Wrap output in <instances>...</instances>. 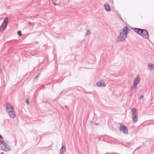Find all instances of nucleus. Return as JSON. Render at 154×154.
<instances>
[{
  "mask_svg": "<svg viewBox=\"0 0 154 154\" xmlns=\"http://www.w3.org/2000/svg\"><path fill=\"white\" fill-rule=\"evenodd\" d=\"M1 137H2V136H1V135L0 134V139H1Z\"/></svg>",
  "mask_w": 154,
  "mask_h": 154,
  "instance_id": "22",
  "label": "nucleus"
},
{
  "mask_svg": "<svg viewBox=\"0 0 154 154\" xmlns=\"http://www.w3.org/2000/svg\"><path fill=\"white\" fill-rule=\"evenodd\" d=\"M63 147V146H62V147L60 148V154H62V152H63V148H62Z\"/></svg>",
  "mask_w": 154,
  "mask_h": 154,
  "instance_id": "15",
  "label": "nucleus"
},
{
  "mask_svg": "<svg viewBox=\"0 0 154 154\" xmlns=\"http://www.w3.org/2000/svg\"><path fill=\"white\" fill-rule=\"evenodd\" d=\"M143 98V96H141L140 97V98H139V99H140V100H141V99H142Z\"/></svg>",
  "mask_w": 154,
  "mask_h": 154,
  "instance_id": "19",
  "label": "nucleus"
},
{
  "mask_svg": "<svg viewBox=\"0 0 154 154\" xmlns=\"http://www.w3.org/2000/svg\"><path fill=\"white\" fill-rule=\"evenodd\" d=\"M119 130L120 132L123 133L125 134H128V128L126 127L123 126L122 124H120L119 127Z\"/></svg>",
  "mask_w": 154,
  "mask_h": 154,
  "instance_id": "7",
  "label": "nucleus"
},
{
  "mask_svg": "<svg viewBox=\"0 0 154 154\" xmlns=\"http://www.w3.org/2000/svg\"><path fill=\"white\" fill-rule=\"evenodd\" d=\"M40 74V73L38 74L34 78V81H37L38 75Z\"/></svg>",
  "mask_w": 154,
  "mask_h": 154,
  "instance_id": "14",
  "label": "nucleus"
},
{
  "mask_svg": "<svg viewBox=\"0 0 154 154\" xmlns=\"http://www.w3.org/2000/svg\"><path fill=\"white\" fill-rule=\"evenodd\" d=\"M96 85L98 87H103L106 86V85L104 84V82L103 80H100L97 83Z\"/></svg>",
  "mask_w": 154,
  "mask_h": 154,
  "instance_id": "9",
  "label": "nucleus"
},
{
  "mask_svg": "<svg viewBox=\"0 0 154 154\" xmlns=\"http://www.w3.org/2000/svg\"><path fill=\"white\" fill-rule=\"evenodd\" d=\"M0 150L5 151H8L10 150V148L8 145L2 141L0 140Z\"/></svg>",
  "mask_w": 154,
  "mask_h": 154,
  "instance_id": "4",
  "label": "nucleus"
},
{
  "mask_svg": "<svg viewBox=\"0 0 154 154\" xmlns=\"http://www.w3.org/2000/svg\"><path fill=\"white\" fill-rule=\"evenodd\" d=\"M99 124L98 123H95V125H99Z\"/></svg>",
  "mask_w": 154,
  "mask_h": 154,
  "instance_id": "21",
  "label": "nucleus"
},
{
  "mask_svg": "<svg viewBox=\"0 0 154 154\" xmlns=\"http://www.w3.org/2000/svg\"><path fill=\"white\" fill-rule=\"evenodd\" d=\"M91 34V32L87 30V32L86 34V35H90Z\"/></svg>",
  "mask_w": 154,
  "mask_h": 154,
  "instance_id": "13",
  "label": "nucleus"
},
{
  "mask_svg": "<svg viewBox=\"0 0 154 154\" xmlns=\"http://www.w3.org/2000/svg\"><path fill=\"white\" fill-rule=\"evenodd\" d=\"M104 7L106 11L107 12H110L111 11L109 5L107 3H105L104 5Z\"/></svg>",
  "mask_w": 154,
  "mask_h": 154,
  "instance_id": "10",
  "label": "nucleus"
},
{
  "mask_svg": "<svg viewBox=\"0 0 154 154\" xmlns=\"http://www.w3.org/2000/svg\"><path fill=\"white\" fill-rule=\"evenodd\" d=\"M148 68L150 70H152L154 68V64L149 63L148 65Z\"/></svg>",
  "mask_w": 154,
  "mask_h": 154,
  "instance_id": "12",
  "label": "nucleus"
},
{
  "mask_svg": "<svg viewBox=\"0 0 154 154\" xmlns=\"http://www.w3.org/2000/svg\"><path fill=\"white\" fill-rule=\"evenodd\" d=\"M128 29L127 26H125L121 31L118 35L117 40L118 42H122L125 40L128 33Z\"/></svg>",
  "mask_w": 154,
  "mask_h": 154,
  "instance_id": "1",
  "label": "nucleus"
},
{
  "mask_svg": "<svg viewBox=\"0 0 154 154\" xmlns=\"http://www.w3.org/2000/svg\"><path fill=\"white\" fill-rule=\"evenodd\" d=\"M140 78L139 75H137L134 80L133 85L130 88V90L132 91L137 86L140 81Z\"/></svg>",
  "mask_w": 154,
  "mask_h": 154,
  "instance_id": "5",
  "label": "nucleus"
},
{
  "mask_svg": "<svg viewBox=\"0 0 154 154\" xmlns=\"http://www.w3.org/2000/svg\"><path fill=\"white\" fill-rule=\"evenodd\" d=\"M17 34L19 35V36H20L21 35V32L20 31H19L17 32Z\"/></svg>",
  "mask_w": 154,
  "mask_h": 154,
  "instance_id": "16",
  "label": "nucleus"
},
{
  "mask_svg": "<svg viewBox=\"0 0 154 154\" xmlns=\"http://www.w3.org/2000/svg\"><path fill=\"white\" fill-rule=\"evenodd\" d=\"M134 31L138 33V34L140 35L141 32H142L143 29L138 28H134Z\"/></svg>",
  "mask_w": 154,
  "mask_h": 154,
  "instance_id": "11",
  "label": "nucleus"
},
{
  "mask_svg": "<svg viewBox=\"0 0 154 154\" xmlns=\"http://www.w3.org/2000/svg\"><path fill=\"white\" fill-rule=\"evenodd\" d=\"M140 35L144 38L147 39L149 38L148 33L146 29H143Z\"/></svg>",
  "mask_w": 154,
  "mask_h": 154,
  "instance_id": "8",
  "label": "nucleus"
},
{
  "mask_svg": "<svg viewBox=\"0 0 154 154\" xmlns=\"http://www.w3.org/2000/svg\"><path fill=\"white\" fill-rule=\"evenodd\" d=\"M132 113V122L134 123L138 121V116L137 114V110L135 108H133L131 109Z\"/></svg>",
  "mask_w": 154,
  "mask_h": 154,
  "instance_id": "3",
  "label": "nucleus"
},
{
  "mask_svg": "<svg viewBox=\"0 0 154 154\" xmlns=\"http://www.w3.org/2000/svg\"><path fill=\"white\" fill-rule=\"evenodd\" d=\"M53 3L54 5L55 6H56L57 5V4L54 3V2H53Z\"/></svg>",
  "mask_w": 154,
  "mask_h": 154,
  "instance_id": "20",
  "label": "nucleus"
},
{
  "mask_svg": "<svg viewBox=\"0 0 154 154\" xmlns=\"http://www.w3.org/2000/svg\"><path fill=\"white\" fill-rule=\"evenodd\" d=\"M64 108L66 109V110H67V109H68V108L67 106H64Z\"/></svg>",
  "mask_w": 154,
  "mask_h": 154,
  "instance_id": "18",
  "label": "nucleus"
},
{
  "mask_svg": "<svg viewBox=\"0 0 154 154\" xmlns=\"http://www.w3.org/2000/svg\"><path fill=\"white\" fill-rule=\"evenodd\" d=\"M8 17H6L4 19V21L0 27L1 30L2 29V30H3L6 28L8 24Z\"/></svg>",
  "mask_w": 154,
  "mask_h": 154,
  "instance_id": "6",
  "label": "nucleus"
},
{
  "mask_svg": "<svg viewBox=\"0 0 154 154\" xmlns=\"http://www.w3.org/2000/svg\"><path fill=\"white\" fill-rule=\"evenodd\" d=\"M26 103L28 105H29V101L28 99H27V100L26 101Z\"/></svg>",
  "mask_w": 154,
  "mask_h": 154,
  "instance_id": "17",
  "label": "nucleus"
},
{
  "mask_svg": "<svg viewBox=\"0 0 154 154\" xmlns=\"http://www.w3.org/2000/svg\"><path fill=\"white\" fill-rule=\"evenodd\" d=\"M7 111L9 113L10 117L14 118L15 116V112L13 110L14 108L9 103H7L6 106Z\"/></svg>",
  "mask_w": 154,
  "mask_h": 154,
  "instance_id": "2",
  "label": "nucleus"
}]
</instances>
